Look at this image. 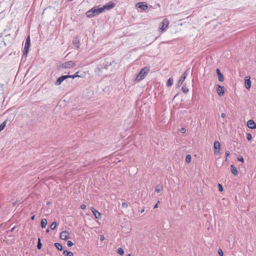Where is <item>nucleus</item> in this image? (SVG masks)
Returning a JSON list of instances; mask_svg holds the SVG:
<instances>
[{"label":"nucleus","mask_w":256,"mask_h":256,"mask_svg":"<svg viewBox=\"0 0 256 256\" xmlns=\"http://www.w3.org/2000/svg\"><path fill=\"white\" fill-rule=\"evenodd\" d=\"M161 24H162V26H161L160 28V29L162 32L164 30L165 28H166L168 26L169 24L168 20L166 18L163 20L161 23Z\"/></svg>","instance_id":"6"},{"label":"nucleus","mask_w":256,"mask_h":256,"mask_svg":"<svg viewBox=\"0 0 256 256\" xmlns=\"http://www.w3.org/2000/svg\"><path fill=\"white\" fill-rule=\"evenodd\" d=\"M106 64L104 62H101L100 66L98 67V70L99 72H102L104 69H107L108 66H105Z\"/></svg>","instance_id":"17"},{"label":"nucleus","mask_w":256,"mask_h":256,"mask_svg":"<svg viewBox=\"0 0 256 256\" xmlns=\"http://www.w3.org/2000/svg\"><path fill=\"white\" fill-rule=\"evenodd\" d=\"M221 117L222 118H225L226 117V114H224V113H222L221 114Z\"/></svg>","instance_id":"46"},{"label":"nucleus","mask_w":256,"mask_h":256,"mask_svg":"<svg viewBox=\"0 0 256 256\" xmlns=\"http://www.w3.org/2000/svg\"><path fill=\"white\" fill-rule=\"evenodd\" d=\"M238 161L242 162H244V159L242 156H238Z\"/></svg>","instance_id":"42"},{"label":"nucleus","mask_w":256,"mask_h":256,"mask_svg":"<svg viewBox=\"0 0 256 256\" xmlns=\"http://www.w3.org/2000/svg\"><path fill=\"white\" fill-rule=\"evenodd\" d=\"M186 130L184 128H182L180 130V132L182 133V134H184L185 133Z\"/></svg>","instance_id":"43"},{"label":"nucleus","mask_w":256,"mask_h":256,"mask_svg":"<svg viewBox=\"0 0 256 256\" xmlns=\"http://www.w3.org/2000/svg\"><path fill=\"white\" fill-rule=\"evenodd\" d=\"M136 6H138V8H141L144 10H145L148 8L147 5L144 4L142 2H138Z\"/></svg>","instance_id":"16"},{"label":"nucleus","mask_w":256,"mask_h":256,"mask_svg":"<svg viewBox=\"0 0 256 256\" xmlns=\"http://www.w3.org/2000/svg\"><path fill=\"white\" fill-rule=\"evenodd\" d=\"M97 9H98L97 10H98V12L99 14L100 13H102V12H104V10H106V8H104V6H103V7L100 8H98Z\"/></svg>","instance_id":"34"},{"label":"nucleus","mask_w":256,"mask_h":256,"mask_svg":"<svg viewBox=\"0 0 256 256\" xmlns=\"http://www.w3.org/2000/svg\"><path fill=\"white\" fill-rule=\"evenodd\" d=\"M8 120H4L2 124L0 125V129L2 130L4 129L6 126V125L7 123Z\"/></svg>","instance_id":"26"},{"label":"nucleus","mask_w":256,"mask_h":256,"mask_svg":"<svg viewBox=\"0 0 256 256\" xmlns=\"http://www.w3.org/2000/svg\"><path fill=\"white\" fill-rule=\"evenodd\" d=\"M163 190V186L162 184H158L156 188V192L158 193L161 192Z\"/></svg>","instance_id":"19"},{"label":"nucleus","mask_w":256,"mask_h":256,"mask_svg":"<svg viewBox=\"0 0 256 256\" xmlns=\"http://www.w3.org/2000/svg\"><path fill=\"white\" fill-rule=\"evenodd\" d=\"M92 212L96 218L100 219L101 218V214L94 208H92Z\"/></svg>","instance_id":"13"},{"label":"nucleus","mask_w":256,"mask_h":256,"mask_svg":"<svg viewBox=\"0 0 256 256\" xmlns=\"http://www.w3.org/2000/svg\"><path fill=\"white\" fill-rule=\"evenodd\" d=\"M75 66V62L71 60L65 62L62 64V66L66 68H72L74 67Z\"/></svg>","instance_id":"4"},{"label":"nucleus","mask_w":256,"mask_h":256,"mask_svg":"<svg viewBox=\"0 0 256 256\" xmlns=\"http://www.w3.org/2000/svg\"><path fill=\"white\" fill-rule=\"evenodd\" d=\"M230 170L232 174L234 176H237L238 174V171L237 170L236 168L233 164L230 166Z\"/></svg>","instance_id":"18"},{"label":"nucleus","mask_w":256,"mask_h":256,"mask_svg":"<svg viewBox=\"0 0 256 256\" xmlns=\"http://www.w3.org/2000/svg\"><path fill=\"white\" fill-rule=\"evenodd\" d=\"M182 90L184 94H186L188 92V88L186 86H182Z\"/></svg>","instance_id":"30"},{"label":"nucleus","mask_w":256,"mask_h":256,"mask_svg":"<svg viewBox=\"0 0 256 256\" xmlns=\"http://www.w3.org/2000/svg\"><path fill=\"white\" fill-rule=\"evenodd\" d=\"M78 72L73 75H67V76H68V78H75L80 76H78Z\"/></svg>","instance_id":"29"},{"label":"nucleus","mask_w":256,"mask_h":256,"mask_svg":"<svg viewBox=\"0 0 256 256\" xmlns=\"http://www.w3.org/2000/svg\"><path fill=\"white\" fill-rule=\"evenodd\" d=\"M74 245V243L71 240H68L67 242V246L68 247H71Z\"/></svg>","instance_id":"38"},{"label":"nucleus","mask_w":256,"mask_h":256,"mask_svg":"<svg viewBox=\"0 0 256 256\" xmlns=\"http://www.w3.org/2000/svg\"><path fill=\"white\" fill-rule=\"evenodd\" d=\"M216 92L219 96H222L224 93V87L220 85H218V86L216 89Z\"/></svg>","instance_id":"11"},{"label":"nucleus","mask_w":256,"mask_h":256,"mask_svg":"<svg viewBox=\"0 0 256 256\" xmlns=\"http://www.w3.org/2000/svg\"><path fill=\"white\" fill-rule=\"evenodd\" d=\"M86 15L89 18H92L94 16V12H92L91 9L86 12Z\"/></svg>","instance_id":"22"},{"label":"nucleus","mask_w":256,"mask_h":256,"mask_svg":"<svg viewBox=\"0 0 256 256\" xmlns=\"http://www.w3.org/2000/svg\"><path fill=\"white\" fill-rule=\"evenodd\" d=\"M91 10H92V12H94V16L98 14V12L97 10V8H92Z\"/></svg>","instance_id":"35"},{"label":"nucleus","mask_w":256,"mask_h":256,"mask_svg":"<svg viewBox=\"0 0 256 256\" xmlns=\"http://www.w3.org/2000/svg\"><path fill=\"white\" fill-rule=\"evenodd\" d=\"M174 82L173 78H170L167 80L166 85L167 86H170L172 85Z\"/></svg>","instance_id":"23"},{"label":"nucleus","mask_w":256,"mask_h":256,"mask_svg":"<svg viewBox=\"0 0 256 256\" xmlns=\"http://www.w3.org/2000/svg\"><path fill=\"white\" fill-rule=\"evenodd\" d=\"M160 202V201H158L157 203L154 205V208H158V204Z\"/></svg>","instance_id":"45"},{"label":"nucleus","mask_w":256,"mask_h":256,"mask_svg":"<svg viewBox=\"0 0 256 256\" xmlns=\"http://www.w3.org/2000/svg\"><path fill=\"white\" fill-rule=\"evenodd\" d=\"M218 190H219L220 192H222L223 191L224 188H223L221 184H218Z\"/></svg>","instance_id":"39"},{"label":"nucleus","mask_w":256,"mask_h":256,"mask_svg":"<svg viewBox=\"0 0 256 256\" xmlns=\"http://www.w3.org/2000/svg\"><path fill=\"white\" fill-rule=\"evenodd\" d=\"M46 204H47L48 205H49V204H50V202H46Z\"/></svg>","instance_id":"50"},{"label":"nucleus","mask_w":256,"mask_h":256,"mask_svg":"<svg viewBox=\"0 0 256 256\" xmlns=\"http://www.w3.org/2000/svg\"><path fill=\"white\" fill-rule=\"evenodd\" d=\"M54 246L57 248L58 250L60 251L62 250V246L58 242H56L54 244Z\"/></svg>","instance_id":"25"},{"label":"nucleus","mask_w":256,"mask_h":256,"mask_svg":"<svg viewBox=\"0 0 256 256\" xmlns=\"http://www.w3.org/2000/svg\"><path fill=\"white\" fill-rule=\"evenodd\" d=\"M104 62H105V66H110L112 65V62H114V61H112L110 60L109 58H106L105 59Z\"/></svg>","instance_id":"21"},{"label":"nucleus","mask_w":256,"mask_h":256,"mask_svg":"<svg viewBox=\"0 0 256 256\" xmlns=\"http://www.w3.org/2000/svg\"><path fill=\"white\" fill-rule=\"evenodd\" d=\"M56 226V222H54L50 225V228L52 230H54Z\"/></svg>","instance_id":"31"},{"label":"nucleus","mask_w":256,"mask_h":256,"mask_svg":"<svg viewBox=\"0 0 256 256\" xmlns=\"http://www.w3.org/2000/svg\"><path fill=\"white\" fill-rule=\"evenodd\" d=\"M86 208V206L84 204H82L80 206V208L82 210H84Z\"/></svg>","instance_id":"44"},{"label":"nucleus","mask_w":256,"mask_h":256,"mask_svg":"<svg viewBox=\"0 0 256 256\" xmlns=\"http://www.w3.org/2000/svg\"><path fill=\"white\" fill-rule=\"evenodd\" d=\"M250 79V76H246L244 80L245 87L248 90H249L251 86V81Z\"/></svg>","instance_id":"9"},{"label":"nucleus","mask_w":256,"mask_h":256,"mask_svg":"<svg viewBox=\"0 0 256 256\" xmlns=\"http://www.w3.org/2000/svg\"><path fill=\"white\" fill-rule=\"evenodd\" d=\"M246 138L248 140L250 141L251 140L252 138V134L250 133H247L246 134Z\"/></svg>","instance_id":"36"},{"label":"nucleus","mask_w":256,"mask_h":256,"mask_svg":"<svg viewBox=\"0 0 256 256\" xmlns=\"http://www.w3.org/2000/svg\"><path fill=\"white\" fill-rule=\"evenodd\" d=\"M230 156V152L228 150H226L225 152L226 159L225 161H227V158Z\"/></svg>","instance_id":"40"},{"label":"nucleus","mask_w":256,"mask_h":256,"mask_svg":"<svg viewBox=\"0 0 256 256\" xmlns=\"http://www.w3.org/2000/svg\"><path fill=\"white\" fill-rule=\"evenodd\" d=\"M218 254L220 256H224V252H223L222 250L220 249V248L218 250Z\"/></svg>","instance_id":"41"},{"label":"nucleus","mask_w":256,"mask_h":256,"mask_svg":"<svg viewBox=\"0 0 256 256\" xmlns=\"http://www.w3.org/2000/svg\"><path fill=\"white\" fill-rule=\"evenodd\" d=\"M191 160H192L191 156L190 154H188L186 158V163L188 164L191 162Z\"/></svg>","instance_id":"27"},{"label":"nucleus","mask_w":256,"mask_h":256,"mask_svg":"<svg viewBox=\"0 0 256 256\" xmlns=\"http://www.w3.org/2000/svg\"><path fill=\"white\" fill-rule=\"evenodd\" d=\"M127 256H131V254H128Z\"/></svg>","instance_id":"52"},{"label":"nucleus","mask_w":256,"mask_h":256,"mask_svg":"<svg viewBox=\"0 0 256 256\" xmlns=\"http://www.w3.org/2000/svg\"><path fill=\"white\" fill-rule=\"evenodd\" d=\"M117 252L119 254L122 256L124 254V250H123V249L122 248H119L117 250Z\"/></svg>","instance_id":"28"},{"label":"nucleus","mask_w":256,"mask_h":256,"mask_svg":"<svg viewBox=\"0 0 256 256\" xmlns=\"http://www.w3.org/2000/svg\"><path fill=\"white\" fill-rule=\"evenodd\" d=\"M247 126L251 129L256 128V124L252 120H250L247 122Z\"/></svg>","instance_id":"12"},{"label":"nucleus","mask_w":256,"mask_h":256,"mask_svg":"<svg viewBox=\"0 0 256 256\" xmlns=\"http://www.w3.org/2000/svg\"><path fill=\"white\" fill-rule=\"evenodd\" d=\"M68 0L70 2V1H72V0Z\"/></svg>","instance_id":"53"},{"label":"nucleus","mask_w":256,"mask_h":256,"mask_svg":"<svg viewBox=\"0 0 256 256\" xmlns=\"http://www.w3.org/2000/svg\"><path fill=\"white\" fill-rule=\"evenodd\" d=\"M34 218H35V215H33L31 216V220H34Z\"/></svg>","instance_id":"47"},{"label":"nucleus","mask_w":256,"mask_h":256,"mask_svg":"<svg viewBox=\"0 0 256 256\" xmlns=\"http://www.w3.org/2000/svg\"><path fill=\"white\" fill-rule=\"evenodd\" d=\"M216 72L218 76V78L219 81L223 82L224 80V76L223 74L221 73L220 69L216 68Z\"/></svg>","instance_id":"15"},{"label":"nucleus","mask_w":256,"mask_h":256,"mask_svg":"<svg viewBox=\"0 0 256 256\" xmlns=\"http://www.w3.org/2000/svg\"><path fill=\"white\" fill-rule=\"evenodd\" d=\"M1 131H2V130L0 129V132Z\"/></svg>","instance_id":"54"},{"label":"nucleus","mask_w":256,"mask_h":256,"mask_svg":"<svg viewBox=\"0 0 256 256\" xmlns=\"http://www.w3.org/2000/svg\"><path fill=\"white\" fill-rule=\"evenodd\" d=\"M190 72V68H188L182 74L180 80L176 84L177 88H180L182 84L184 81L186 80V76Z\"/></svg>","instance_id":"2"},{"label":"nucleus","mask_w":256,"mask_h":256,"mask_svg":"<svg viewBox=\"0 0 256 256\" xmlns=\"http://www.w3.org/2000/svg\"><path fill=\"white\" fill-rule=\"evenodd\" d=\"M128 206V204L127 202H124L122 203V207L124 208H127Z\"/></svg>","instance_id":"37"},{"label":"nucleus","mask_w":256,"mask_h":256,"mask_svg":"<svg viewBox=\"0 0 256 256\" xmlns=\"http://www.w3.org/2000/svg\"><path fill=\"white\" fill-rule=\"evenodd\" d=\"M47 224V220L46 218H42V220H41V222H40V226L42 227V228H46V226Z\"/></svg>","instance_id":"20"},{"label":"nucleus","mask_w":256,"mask_h":256,"mask_svg":"<svg viewBox=\"0 0 256 256\" xmlns=\"http://www.w3.org/2000/svg\"><path fill=\"white\" fill-rule=\"evenodd\" d=\"M73 44L75 46H76L77 48H79L80 42L78 40H75L73 41Z\"/></svg>","instance_id":"33"},{"label":"nucleus","mask_w":256,"mask_h":256,"mask_svg":"<svg viewBox=\"0 0 256 256\" xmlns=\"http://www.w3.org/2000/svg\"><path fill=\"white\" fill-rule=\"evenodd\" d=\"M69 235L70 234L68 232L63 231L60 234V238L62 240H66L68 238Z\"/></svg>","instance_id":"10"},{"label":"nucleus","mask_w":256,"mask_h":256,"mask_svg":"<svg viewBox=\"0 0 256 256\" xmlns=\"http://www.w3.org/2000/svg\"><path fill=\"white\" fill-rule=\"evenodd\" d=\"M150 70V69L149 67H145L142 68L136 76V80L139 82L144 79L148 74Z\"/></svg>","instance_id":"1"},{"label":"nucleus","mask_w":256,"mask_h":256,"mask_svg":"<svg viewBox=\"0 0 256 256\" xmlns=\"http://www.w3.org/2000/svg\"><path fill=\"white\" fill-rule=\"evenodd\" d=\"M115 6V4L112 2H110L104 6V8L106 10H108L114 8Z\"/></svg>","instance_id":"14"},{"label":"nucleus","mask_w":256,"mask_h":256,"mask_svg":"<svg viewBox=\"0 0 256 256\" xmlns=\"http://www.w3.org/2000/svg\"><path fill=\"white\" fill-rule=\"evenodd\" d=\"M42 244L40 242V238H38V242L37 244V248L38 250H40L42 248Z\"/></svg>","instance_id":"32"},{"label":"nucleus","mask_w":256,"mask_h":256,"mask_svg":"<svg viewBox=\"0 0 256 256\" xmlns=\"http://www.w3.org/2000/svg\"><path fill=\"white\" fill-rule=\"evenodd\" d=\"M50 232L49 229H47V230H46V232Z\"/></svg>","instance_id":"51"},{"label":"nucleus","mask_w":256,"mask_h":256,"mask_svg":"<svg viewBox=\"0 0 256 256\" xmlns=\"http://www.w3.org/2000/svg\"><path fill=\"white\" fill-rule=\"evenodd\" d=\"M144 208H142V209L140 211V213H142V212H144Z\"/></svg>","instance_id":"48"},{"label":"nucleus","mask_w":256,"mask_h":256,"mask_svg":"<svg viewBox=\"0 0 256 256\" xmlns=\"http://www.w3.org/2000/svg\"><path fill=\"white\" fill-rule=\"evenodd\" d=\"M30 36H28L26 40V42H25V44H24V55H26V56L27 55V54L28 52V50H29V48L30 46Z\"/></svg>","instance_id":"3"},{"label":"nucleus","mask_w":256,"mask_h":256,"mask_svg":"<svg viewBox=\"0 0 256 256\" xmlns=\"http://www.w3.org/2000/svg\"><path fill=\"white\" fill-rule=\"evenodd\" d=\"M68 78V76L67 75L66 76H62L58 78V79L56 80V81L55 82V84L56 86H59L60 85L62 82L66 80V78Z\"/></svg>","instance_id":"7"},{"label":"nucleus","mask_w":256,"mask_h":256,"mask_svg":"<svg viewBox=\"0 0 256 256\" xmlns=\"http://www.w3.org/2000/svg\"><path fill=\"white\" fill-rule=\"evenodd\" d=\"M104 236H101V238H100V240H104Z\"/></svg>","instance_id":"49"},{"label":"nucleus","mask_w":256,"mask_h":256,"mask_svg":"<svg viewBox=\"0 0 256 256\" xmlns=\"http://www.w3.org/2000/svg\"><path fill=\"white\" fill-rule=\"evenodd\" d=\"M6 43L4 41L0 40V57H2L4 54V49L6 48Z\"/></svg>","instance_id":"8"},{"label":"nucleus","mask_w":256,"mask_h":256,"mask_svg":"<svg viewBox=\"0 0 256 256\" xmlns=\"http://www.w3.org/2000/svg\"><path fill=\"white\" fill-rule=\"evenodd\" d=\"M214 154L217 155L220 153V144L219 142L215 141L214 144Z\"/></svg>","instance_id":"5"},{"label":"nucleus","mask_w":256,"mask_h":256,"mask_svg":"<svg viewBox=\"0 0 256 256\" xmlns=\"http://www.w3.org/2000/svg\"><path fill=\"white\" fill-rule=\"evenodd\" d=\"M62 254L66 256H73L74 254L72 252L64 250L63 251Z\"/></svg>","instance_id":"24"}]
</instances>
